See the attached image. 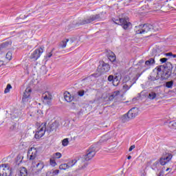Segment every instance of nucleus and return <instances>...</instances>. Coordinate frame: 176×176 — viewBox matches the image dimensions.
<instances>
[{
	"mask_svg": "<svg viewBox=\"0 0 176 176\" xmlns=\"http://www.w3.org/2000/svg\"><path fill=\"white\" fill-rule=\"evenodd\" d=\"M13 172L9 164L0 165V176H12Z\"/></svg>",
	"mask_w": 176,
	"mask_h": 176,
	"instance_id": "4",
	"label": "nucleus"
},
{
	"mask_svg": "<svg viewBox=\"0 0 176 176\" xmlns=\"http://www.w3.org/2000/svg\"><path fill=\"white\" fill-rule=\"evenodd\" d=\"M167 67V63H165V65H160L155 68L153 72V74H157L158 76H160V72L162 71V72L166 69Z\"/></svg>",
	"mask_w": 176,
	"mask_h": 176,
	"instance_id": "17",
	"label": "nucleus"
},
{
	"mask_svg": "<svg viewBox=\"0 0 176 176\" xmlns=\"http://www.w3.org/2000/svg\"><path fill=\"white\" fill-rule=\"evenodd\" d=\"M53 56V54H52V52H50L49 54H47V57H48V58H50V57H52Z\"/></svg>",
	"mask_w": 176,
	"mask_h": 176,
	"instance_id": "47",
	"label": "nucleus"
},
{
	"mask_svg": "<svg viewBox=\"0 0 176 176\" xmlns=\"http://www.w3.org/2000/svg\"><path fill=\"white\" fill-rule=\"evenodd\" d=\"M170 124H172V126H176V122H171Z\"/></svg>",
	"mask_w": 176,
	"mask_h": 176,
	"instance_id": "49",
	"label": "nucleus"
},
{
	"mask_svg": "<svg viewBox=\"0 0 176 176\" xmlns=\"http://www.w3.org/2000/svg\"><path fill=\"white\" fill-rule=\"evenodd\" d=\"M107 57L111 63H115V61H116V55H115V53L112 52H109Z\"/></svg>",
	"mask_w": 176,
	"mask_h": 176,
	"instance_id": "23",
	"label": "nucleus"
},
{
	"mask_svg": "<svg viewBox=\"0 0 176 176\" xmlns=\"http://www.w3.org/2000/svg\"><path fill=\"white\" fill-rule=\"evenodd\" d=\"M109 82H112L113 86H118L120 81L118 76H113V75H109L107 78Z\"/></svg>",
	"mask_w": 176,
	"mask_h": 176,
	"instance_id": "16",
	"label": "nucleus"
},
{
	"mask_svg": "<svg viewBox=\"0 0 176 176\" xmlns=\"http://www.w3.org/2000/svg\"><path fill=\"white\" fill-rule=\"evenodd\" d=\"M23 159L24 156H23L21 154H19L16 157V161L19 162V163H21Z\"/></svg>",
	"mask_w": 176,
	"mask_h": 176,
	"instance_id": "34",
	"label": "nucleus"
},
{
	"mask_svg": "<svg viewBox=\"0 0 176 176\" xmlns=\"http://www.w3.org/2000/svg\"><path fill=\"white\" fill-rule=\"evenodd\" d=\"M172 57H173V58H176V54H173Z\"/></svg>",
	"mask_w": 176,
	"mask_h": 176,
	"instance_id": "51",
	"label": "nucleus"
},
{
	"mask_svg": "<svg viewBox=\"0 0 176 176\" xmlns=\"http://www.w3.org/2000/svg\"><path fill=\"white\" fill-rule=\"evenodd\" d=\"M43 102L46 105H52V100H53V96L52 94L49 91H45L42 94Z\"/></svg>",
	"mask_w": 176,
	"mask_h": 176,
	"instance_id": "9",
	"label": "nucleus"
},
{
	"mask_svg": "<svg viewBox=\"0 0 176 176\" xmlns=\"http://www.w3.org/2000/svg\"><path fill=\"white\" fill-rule=\"evenodd\" d=\"M54 159H60L62 156L60 153H56L53 155Z\"/></svg>",
	"mask_w": 176,
	"mask_h": 176,
	"instance_id": "38",
	"label": "nucleus"
},
{
	"mask_svg": "<svg viewBox=\"0 0 176 176\" xmlns=\"http://www.w3.org/2000/svg\"><path fill=\"white\" fill-rule=\"evenodd\" d=\"M78 96H79L80 97H83V96H85V90L78 91Z\"/></svg>",
	"mask_w": 176,
	"mask_h": 176,
	"instance_id": "39",
	"label": "nucleus"
},
{
	"mask_svg": "<svg viewBox=\"0 0 176 176\" xmlns=\"http://www.w3.org/2000/svg\"><path fill=\"white\" fill-rule=\"evenodd\" d=\"M43 53V48L40 47L38 49H36L33 52V53L30 56V58L31 60H34V61H36L39 57H41V54Z\"/></svg>",
	"mask_w": 176,
	"mask_h": 176,
	"instance_id": "12",
	"label": "nucleus"
},
{
	"mask_svg": "<svg viewBox=\"0 0 176 176\" xmlns=\"http://www.w3.org/2000/svg\"><path fill=\"white\" fill-rule=\"evenodd\" d=\"M0 45L1 46L3 50H5V49H8L9 46L12 45V42L10 41H5L4 43H1Z\"/></svg>",
	"mask_w": 176,
	"mask_h": 176,
	"instance_id": "26",
	"label": "nucleus"
},
{
	"mask_svg": "<svg viewBox=\"0 0 176 176\" xmlns=\"http://www.w3.org/2000/svg\"><path fill=\"white\" fill-rule=\"evenodd\" d=\"M127 114L129 116V118H130L131 119H134V118H135V116H138V108L133 107L131 109L128 111Z\"/></svg>",
	"mask_w": 176,
	"mask_h": 176,
	"instance_id": "18",
	"label": "nucleus"
},
{
	"mask_svg": "<svg viewBox=\"0 0 176 176\" xmlns=\"http://www.w3.org/2000/svg\"><path fill=\"white\" fill-rule=\"evenodd\" d=\"M50 163L51 166H52V167L57 166V163L56 162V160H54L52 158L50 160Z\"/></svg>",
	"mask_w": 176,
	"mask_h": 176,
	"instance_id": "37",
	"label": "nucleus"
},
{
	"mask_svg": "<svg viewBox=\"0 0 176 176\" xmlns=\"http://www.w3.org/2000/svg\"><path fill=\"white\" fill-rule=\"evenodd\" d=\"M64 98L67 102H71L74 100V96H71V94L68 91H65L63 94Z\"/></svg>",
	"mask_w": 176,
	"mask_h": 176,
	"instance_id": "21",
	"label": "nucleus"
},
{
	"mask_svg": "<svg viewBox=\"0 0 176 176\" xmlns=\"http://www.w3.org/2000/svg\"><path fill=\"white\" fill-rule=\"evenodd\" d=\"M68 42H69V39L68 38H65L63 41H62L60 43V47H62L63 49H64V47H67V43H68Z\"/></svg>",
	"mask_w": 176,
	"mask_h": 176,
	"instance_id": "27",
	"label": "nucleus"
},
{
	"mask_svg": "<svg viewBox=\"0 0 176 176\" xmlns=\"http://www.w3.org/2000/svg\"><path fill=\"white\" fill-rule=\"evenodd\" d=\"M112 21L115 24L121 25L125 30H130V28H131V23L129 22V18H113Z\"/></svg>",
	"mask_w": 176,
	"mask_h": 176,
	"instance_id": "3",
	"label": "nucleus"
},
{
	"mask_svg": "<svg viewBox=\"0 0 176 176\" xmlns=\"http://www.w3.org/2000/svg\"><path fill=\"white\" fill-rule=\"evenodd\" d=\"M155 61L154 58H151L148 60H146L144 63V67H146V69L143 71V72H145L146 69H149L151 65H155Z\"/></svg>",
	"mask_w": 176,
	"mask_h": 176,
	"instance_id": "20",
	"label": "nucleus"
},
{
	"mask_svg": "<svg viewBox=\"0 0 176 176\" xmlns=\"http://www.w3.org/2000/svg\"><path fill=\"white\" fill-rule=\"evenodd\" d=\"M76 162H78L76 160H73L67 163V167L69 168V167H74L75 164H76Z\"/></svg>",
	"mask_w": 176,
	"mask_h": 176,
	"instance_id": "30",
	"label": "nucleus"
},
{
	"mask_svg": "<svg viewBox=\"0 0 176 176\" xmlns=\"http://www.w3.org/2000/svg\"><path fill=\"white\" fill-rule=\"evenodd\" d=\"M171 159H173V154L165 151V153H163L162 157L160 158L159 162L161 166H164L166 164L168 163Z\"/></svg>",
	"mask_w": 176,
	"mask_h": 176,
	"instance_id": "6",
	"label": "nucleus"
},
{
	"mask_svg": "<svg viewBox=\"0 0 176 176\" xmlns=\"http://www.w3.org/2000/svg\"><path fill=\"white\" fill-rule=\"evenodd\" d=\"M135 148V145H132L130 146L129 151L131 152V151H133V149H134Z\"/></svg>",
	"mask_w": 176,
	"mask_h": 176,
	"instance_id": "46",
	"label": "nucleus"
},
{
	"mask_svg": "<svg viewBox=\"0 0 176 176\" xmlns=\"http://www.w3.org/2000/svg\"><path fill=\"white\" fill-rule=\"evenodd\" d=\"M58 127V124L57 122H53L52 124H49L46 127L47 133H52V131H56Z\"/></svg>",
	"mask_w": 176,
	"mask_h": 176,
	"instance_id": "19",
	"label": "nucleus"
},
{
	"mask_svg": "<svg viewBox=\"0 0 176 176\" xmlns=\"http://www.w3.org/2000/svg\"><path fill=\"white\" fill-rule=\"evenodd\" d=\"M171 69H173V65L170 62H166V67L164 69L161 77L163 79H168L169 76H171Z\"/></svg>",
	"mask_w": 176,
	"mask_h": 176,
	"instance_id": "7",
	"label": "nucleus"
},
{
	"mask_svg": "<svg viewBox=\"0 0 176 176\" xmlns=\"http://www.w3.org/2000/svg\"><path fill=\"white\" fill-rule=\"evenodd\" d=\"M32 166L36 168V171L34 172V174L36 175H38L41 174L42 170H43V168L45 167V164L43 162L38 161L37 163L35 162H32Z\"/></svg>",
	"mask_w": 176,
	"mask_h": 176,
	"instance_id": "10",
	"label": "nucleus"
},
{
	"mask_svg": "<svg viewBox=\"0 0 176 176\" xmlns=\"http://www.w3.org/2000/svg\"><path fill=\"white\" fill-rule=\"evenodd\" d=\"M174 85V81L170 80V81H167L165 84L166 87L168 89H172L173 85Z\"/></svg>",
	"mask_w": 176,
	"mask_h": 176,
	"instance_id": "31",
	"label": "nucleus"
},
{
	"mask_svg": "<svg viewBox=\"0 0 176 176\" xmlns=\"http://www.w3.org/2000/svg\"><path fill=\"white\" fill-rule=\"evenodd\" d=\"M67 164H62L59 166V170H68Z\"/></svg>",
	"mask_w": 176,
	"mask_h": 176,
	"instance_id": "32",
	"label": "nucleus"
},
{
	"mask_svg": "<svg viewBox=\"0 0 176 176\" xmlns=\"http://www.w3.org/2000/svg\"><path fill=\"white\" fill-rule=\"evenodd\" d=\"M80 161H81V162H83V159L82 158V159L80 160Z\"/></svg>",
	"mask_w": 176,
	"mask_h": 176,
	"instance_id": "55",
	"label": "nucleus"
},
{
	"mask_svg": "<svg viewBox=\"0 0 176 176\" xmlns=\"http://www.w3.org/2000/svg\"><path fill=\"white\" fill-rule=\"evenodd\" d=\"M170 170V168H167L166 169V171H168Z\"/></svg>",
	"mask_w": 176,
	"mask_h": 176,
	"instance_id": "53",
	"label": "nucleus"
},
{
	"mask_svg": "<svg viewBox=\"0 0 176 176\" xmlns=\"http://www.w3.org/2000/svg\"><path fill=\"white\" fill-rule=\"evenodd\" d=\"M52 173L54 174V175H57V174H58L60 173L59 170H52Z\"/></svg>",
	"mask_w": 176,
	"mask_h": 176,
	"instance_id": "44",
	"label": "nucleus"
},
{
	"mask_svg": "<svg viewBox=\"0 0 176 176\" xmlns=\"http://www.w3.org/2000/svg\"><path fill=\"white\" fill-rule=\"evenodd\" d=\"M45 133H46V123H43L37 129V131H36V133L34 135V138H36V140H39L40 138H42V137L45 135Z\"/></svg>",
	"mask_w": 176,
	"mask_h": 176,
	"instance_id": "5",
	"label": "nucleus"
},
{
	"mask_svg": "<svg viewBox=\"0 0 176 176\" xmlns=\"http://www.w3.org/2000/svg\"><path fill=\"white\" fill-rule=\"evenodd\" d=\"M168 60V59L167 58H162L160 59V61L162 63H167Z\"/></svg>",
	"mask_w": 176,
	"mask_h": 176,
	"instance_id": "41",
	"label": "nucleus"
},
{
	"mask_svg": "<svg viewBox=\"0 0 176 176\" xmlns=\"http://www.w3.org/2000/svg\"><path fill=\"white\" fill-rule=\"evenodd\" d=\"M165 56H166V57H172L173 56V52H168V53H166Z\"/></svg>",
	"mask_w": 176,
	"mask_h": 176,
	"instance_id": "45",
	"label": "nucleus"
},
{
	"mask_svg": "<svg viewBox=\"0 0 176 176\" xmlns=\"http://www.w3.org/2000/svg\"><path fill=\"white\" fill-rule=\"evenodd\" d=\"M32 89L31 88H26L23 93V96L22 98L23 102H28V100L31 99V93Z\"/></svg>",
	"mask_w": 176,
	"mask_h": 176,
	"instance_id": "13",
	"label": "nucleus"
},
{
	"mask_svg": "<svg viewBox=\"0 0 176 176\" xmlns=\"http://www.w3.org/2000/svg\"><path fill=\"white\" fill-rule=\"evenodd\" d=\"M98 69H101L102 74H105L109 72L111 67L109 66V64L105 63V62H102V65H99Z\"/></svg>",
	"mask_w": 176,
	"mask_h": 176,
	"instance_id": "15",
	"label": "nucleus"
},
{
	"mask_svg": "<svg viewBox=\"0 0 176 176\" xmlns=\"http://www.w3.org/2000/svg\"><path fill=\"white\" fill-rule=\"evenodd\" d=\"M1 65H3V61L0 60V67H1Z\"/></svg>",
	"mask_w": 176,
	"mask_h": 176,
	"instance_id": "50",
	"label": "nucleus"
},
{
	"mask_svg": "<svg viewBox=\"0 0 176 176\" xmlns=\"http://www.w3.org/2000/svg\"><path fill=\"white\" fill-rule=\"evenodd\" d=\"M128 160H130V159H131V155H129L128 157H127Z\"/></svg>",
	"mask_w": 176,
	"mask_h": 176,
	"instance_id": "52",
	"label": "nucleus"
},
{
	"mask_svg": "<svg viewBox=\"0 0 176 176\" xmlns=\"http://www.w3.org/2000/svg\"><path fill=\"white\" fill-rule=\"evenodd\" d=\"M28 175V172L27 171V168L25 167H21L19 168V176H27Z\"/></svg>",
	"mask_w": 176,
	"mask_h": 176,
	"instance_id": "25",
	"label": "nucleus"
},
{
	"mask_svg": "<svg viewBox=\"0 0 176 176\" xmlns=\"http://www.w3.org/2000/svg\"><path fill=\"white\" fill-rule=\"evenodd\" d=\"M156 96H157L156 93L152 91L148 94V98L149 100H155L156 98Z\"/></svg>",
	"mask_w": 176,
	"mask_h": 176,
	"instance_id": "29",
	"label": "nucleus"
},
{
	"mask_svg": "<svg viewBox=\"0 0 176 176\" xmlns=\"http://www.w3.org/2000/svg\"><path fill=\"white\" fill-rule=\"evenodd\" d=\"M124 81L126 82V83H127V84H125L124 85H123L124 91H127V90H129L130 89V87H131V86H133V85H134V83H135V80H134V81L131 80L130 76H126L124 78Z\"/></svg>",
	"mask_w": 176,
	"mask_h": 176,
	"instance_id": "11",
	"label": "nucleus"
},
{
	"mask_svg": "<svg viewBox=\"0 0 176 176\" xmlns=\"http://www.w3.org/2000/svg\"><path fill=\"white\" fill-rule=\"evenodd\" d=\"M136 34H146V32H151V31H159V28L155 25L144 24L135 27Z\"/></svg>",
	"mask_w": 176,
	"mask_h": 176,
	"instance_id": "2",
	"label": "nucleus"
},
{
	"mask_svg": "<svg viewBox=\"0 0 176 176\" xmlns=\"http://www.w3.org/2000/svg\"><path fill=\"white\" fill-rule=\"evenodd\" d=\"M163 174H164V172L163 170H161L158 176H164Z\"/></svg>",
	"mask_w": 176,
	"mask_h": 176,
	"instance_id": "48",
	"label": "nucleus"
},
{
	"mask_svg": "<svg viewBox=\"0 0 176 176\" xmlns=\"http://www.w3.org/2000/svg\"><path fill=\"white\" fill-rule=\"evenodd\" d=\"M96 152H97V148L96 146H91L89 150L87 151V154L85 156V160L89 162V160H91L93 157L96 155Z\"/></svg>",
	"mask_w": 176,
	"mask_h": 176,
	"instance_id": "8",
	"label": "nucleus"
},
{
	"mask_svg": "<svg viewBox=\"0 0 176 176\" xmlns=\"http://www.w3.org/2000/svg\"><path fill=\"white\" fill-rule=\"evenodd\" d=\"M10 89H12V85L10 84H8L6 88L4 90L5 94L9 93V91H10Z\"/></svg>",
	"mask_w": 176,
	"mask_h": 176,
	"instance_id": "35",
	"label": "nucleus"
},
{
	"mask_svg": "<svg viewBox=\"0 0 176 176\" xmlns=\"http://www.w3.org/2000/svg\"><path fill=\"white\" fill-rule=\"evenodd\" d=\"M140 63H144V60H140Z\"/></svg>",
	"mask_w": 176,
	"mask_h": 176,
	"instance_id": "54",
	"label": "nucleus"
},
{
	"mask_svg": "<svg viewBox=\"0 0 176 176\" xmlns=\"http://www.w3.org/2000/svg\"><path fill=\"white\" fill-rule=\"evenodd\" d=\"M13 56V52H12L11 51H9L6 55V58H7V60H12V56Z\"/></svg>",
	"mask_w": 176,
	"mask_h": 176,
	"instance_id": "33",
	"label": "nucleus"
},
{
	"mask_svg": "<svg viewBox=\"0 0 176 176\" xmlns=\"http://www.w3.org/2000/svg\"><path fill=\"white\" fill-rule=\"evenodd\" d=\"M68 138H65L62 141V145L63 146H67L69 144Z\"/></svg>",
	"mask_w": 176,
	"mask_h": 176,
	"instance_id": "36",
	"label": "nucleus"
},
{
	"mask_svg": "<svg viewBox=\"0 0 176 176\" xmlns=\"http://www.w3.org/2000/svg\"><path fill=\"white\" fill-rule=\"evenodd\" d=\"M119 94H120V91H116L114 92H112L109 96V100L113 101L114 98H116V97H118Z\"/></svg>",
	"mask_w": 176,
	"mask_h": 176,
	"instance_id": "22",
	"label": "nucleus"
},
{
	"mask_svg": "<svg viewBox=\"0 0 176 176\" xmlns=\"http://www.w3.org/2000/svg\"><path fill=\"white\" fill-rule=\"evenodd\" d=\"M46 175H47V176H54V173H53V170L47 172Z\"/></svg>",
	"mask_w": 176,
	"mask_h": 176,
	"instance_id": "43",
	"label": "nucleus"
},
{
	"mask_svg": "<svg viewBox=\"0 0 176 176\" xmlns=\"http://www.w3.org/2000/svg\"><path fill=\"white\" fill-rule=\"evenodd\" d=\"M160 79V76H157L156 73H152L151 76L148 77V80H151L152 82H154V80H159Z\"/></svg>",
	"mask_w": 176,
	"mask_h": 176,
	"instance_id": "24",
	"label": "nucleus"
},
{
	"mask_svg": "<svg viewBox=\"0 0 176 176\" xmlns=\"http://www.w3.org/2000/svg\"><path fill=\"white\" fill-rule=\"evenodd\" d=\"M97 20H101V16L100 14L91 15L82 20H80L78 22H74L72 24L67 26L65 30L69 31L70 28H76V27H79V25L90 24V23H93V21H96Z\"/></svg>",
	"mask_w": 176,
	"mask_h": 176,
	"instance_id": "1",
	"label": "nucleus"
},
{
	"mask_svg": "<svg viewBox=\"0 0 176 176\" xmlns=\"http://www.w3.org/2000/svg\"><path fill=\"white\" fill-rule=\"evenodd\" d=\"M131 120L129 117V114H124L122 117V123H126L127 122H129V120Z\"/></svg>",
	"mask_w": 176,
	"mask_h": 176,
	"instance_id": "28",
	"label": "nucleus"
},
{
	"mask_svg": "<svg viewBox=\"0 0 176 176\" xmlns=\"http://www.w3.org/2000/svg\"><path fill=\"white\" fill-rule=\"evenodd\" d=\"M140 76H141V74H136L135 77H133L131 81L134 82V80H135V82H137V80H138V78H140Z\"/></svg>",
	"mask_w": 176,
	"mask_h": 176,
	"instance_id": "40",
	"label": "nucleus"
},
{
	"mask_svg": "<svg viewBox=\"0 0 176 176\" xmlns=\"http://www.w3.org/2000/svg\"><path fill=\"white\" fill-rule=\"evenodd\" d=\"M107 140H109V138H107V135H105L102 138L100 142H104V141H107Z\"/></svg>",
	"mask_w": 176,
	"mask_h": 176,
	"instance_id": "42",
	"label": "nucleus"
},
{
	"mask_svg": "<svg viewBox=\"0 0 176 176\" xmlns=\"http://www.w3.org/2000/svg\"><path fill=\"white\" fill-rule=\"evenodd\" d=\"M28 156H30V160H35V157H36L38 155V150L35 148V147H32L28 152Z\"/></svg>",
	"mask_w": 176,
	"mask_h": 176,
	"instance_id": "14",
	"label": "nucleus"
}]
</instances>
